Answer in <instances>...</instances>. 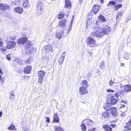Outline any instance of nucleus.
<instances>
[{
    "instance_id": "ddd939ff",
    "label": "nucleus",
    "mask_w": 131,
    "mask_h": 131,
    "mask_svg": "<svg viewBox=\"0 0 131 131\" xmlns=\"http://www.w3.org/2000/svg\"><path fill=\"white\" fill-rule=\"evenodd\" d=\"M32 67L30 66L26 67L24 69V72L26 74L29 73L31 71Z\"/></svg>"
},
{
    "instance_id": "f03ea898",
    "label": "nucleus",
    "mask_w": 131,
    "mask_h": 131,
    "mask_svg": "<svg viewBox=\"0 0 131 131\" xmlns=\"http://www.w3.org/2000/svg\"><path fill=\"white\" fill-rule=\"evenodd\" d=\"M122 91H120L119 92L115 94L114 95L112 96L110 100H108L106 102L107 104H110L114 105L116 104L117 102L119 100V94L122 93Z\"/></svg>"
},
{
    "instance_id": "1a4fd4ad",
    "label": "nucleus",
    "mask_w": 131,
    "mask_h": 131,
    "mask_svg": "<svg viewBox=\"0 0 131 131\" xmlns=\"http://www.w3.org/2000/svg\"><path fill=\"white\" fill-rule=\"evenodd\" d=\"M86 87L82 86L81 87L79 90V93L81 94H84L88 93V91L86 89Z\"/></svg>"
},
{
    "instance_id": "b1692460",
    "label": "nucleus",
    "mask_w": 131,
    "mask_h": 131,
    "mask_svg": "<svg viewBox=\"0 0 131 131\" xmlns=\"http://www.w3.org/2000/svg\"><path fill=\"white\" fill-rule=\"evenodd\" d=\"M122 14L123 12H122L118 13V14L116 15V19L117 21L119 20L121 18Z\"/></svg>"
},
{
    "instance_id": "09e8293b",
    "label": "nucleus",
    "mask_w": 131,
    "mask_h": 131,
    "mask_svg": "<svg viewBox=\"0 0 131 131\" xmlns=\"http://www.w3.org/2000/svg\"><path fill=\"white\" fill-rule=\"evenodd\" d=\"M46 121L48 122H50V119L49 117H46Z\"/></svg>"
},
{
    "instance_id": "423d86ee",
    "label": "nucleus",
    "mask_w": 131,
    "mask_h": 131,
    "mask_svg": "<svg viewBox=\"0 0 131 131\" xmlns=\"http://www.w3.org/2000/svg\"><path fill=\"white\" fill-rule=\"evenodd\" d=\"M16 46V43L14 41H10L8 43L6 46L7 49H9L14 48Z\"/></svg>"
},
{
    "instance_id": "c756f323",
    "label": "nucleus",
    "mask_w": 131,
    "mask_h": 131,
    "mask_svg": "<svg viewBox=\"0 0 131 131\" xmlns=\"http://www.w3.org/2000/svg\"><path fill=\"white\" fill-rule=\"evenodd\" d=\"M92 20L90 19H88L86 21V26L87 27H89L90 24H91Z\"/></svg>"
},
{
    "instance_id": "4d7b16f0",
    "label": "nucleus",
    "mask_w": 131,
    "mask_h": 131,
    "mask_svg": "<svg viewBox=\"0 0 131 131\" xmlns=\"http://www.w3.org/2000/svg\"><path fill=\"white\" fill-rule=\"evenodd\" d=\"M2 114V112H0V117H1Z\"/></svg>"
},
{
    "instance_id": "680f3d73",
    "label": "nucleus",
    "mask_w": 131,
    "mask_h": 131,
    "mask_svg": "<svg viewBox=\"0 0 131 131\" xmlns=\"http://www.w3.org/2000/svg\"><path fill=\"white\" fill-rule=\"evenodd\" d=\"M89 54L90 56L92 55V53L91 52H89Z\"/></svg>"
},
{
    "instance_id": "4be33fe9",
    "label": "nucleus",
    "mask_w": 131,
    "mask_h": 131,
    "mask_svg": "<svg viewBox=\"0 0 131 131\" xmlns=\"http://www.w3.org/2000/svg\"><path fill=\"white\" fill-rule=\"evenodd\" d=\"M38 15V16L41 15L43 12V10L42 8H40L39 7V5L38 6V8L37 9Z\"/></svg>"
},
{
    "instance_id": "a878e982",
    "label": "nucleus",
    "mask_w": 131,
    "mask_h": 131,
    "mask_svg": "<svg viewBox=\"0 0 131 131\" xmlns=\"http://www.w3.org/2000/svg\"><path fill=\"white\" fill-rule=\"evenodd\" d=\"M98 19L99 20L102 22H104L106 21L105 17L102 15H100L99 16Z\"/></svg>"
},
{
    "instance_id": "e2e57ef3",
    "label": "nucleus",
    "mask_w": 131,
    "mask_h": 131,
    "mask_svg": "<svg viewBox=\"0 0 131 131\" xmlns=\"http://www.w3.org/2000/svg\"><path fill=\"white\" fill-rule=\"evenodd\" d=\"M83 0H79V2L80 3H81L83 1Z\"/></svg>"
},
{
    "instance_id": "a18cd8bd",
    "label": "nucleus",
    "mask_w": 131,
    "mask_h": 131,
    "mask_svg": "<svg viewBox=\"0 0 131 131\" xmlns=\"http://www.w3.org/2000/svg\"><path fill=\"white\" fill-rule=\"evenodd\" d=\"M107 91L108 92H114L115 91L113 90H112L111 89H109L107 90Z\"/></svg>"
},
{
    "instance_id": "603ef678",
    "label": "nucleus",
    "mask_w": 131,
    "mask_h": 131,
    "mask_svg": "<svg viewBox=\"0 0 131 131\" xmlns=\"http://www.w3.org/2000/svg\"><path fill=\"white\" fill-rule=\"evenodd\" d=\"M16 38V37L15 36H14V37H10V38L12 40H14Z\"/></svg>"
},
{
    "instance_id": "c9c22d12",
    "label": "nucleus",
    "mask_w": 131,
    "mask_h": 131,
    "mask_svg": "<svg viewBox=\"0 0 131 131\" xmlns=\"http://www.w3.org/2000/svg\"><path fill=\"white\" fill-rule=\"evenodd\" d=\"M93 122L90 119H88L87 124L88 125L91 126L92 125Z\"/></svg>"
},
{
    "instance_id": "412c9836",
    "label": "nucleus",
    "mask_w": 131,
    "mask_h": 131,
    "mask_svg": "<svg viewBox=\"0 0 131 131\" xmlns=\"http://www.w3.org/2000/svg\"><path fill=\"white\" fill-rule=\"evenodd\" d=\"M103 127H104L105 131H111L112 128L110 126L106 124L105 125H104Z\"/></svg>"
},
{
    "instance_id": "13d9d810",
    "label": "nucleus",
    "mask_w": 131,
    "mask_h": 131,
    "mask_svg": "<svg viewBox=\"0 0 131 131\" xmlns=\"http://www.w3.org/2000/svg\"><path fill=\"white\" fill-rule=\"evenodd\" d=\"M24 3H25V4H28V1H25V2H24Z\"/></svg>"
},
{
    "instance_id": "9b49d317",
    "label": "nucleus",
    "mask_w": 131,
    "mask_h": 131,
    "mask_svg": "<svg viewBox=\"0 0 131 131\" xmlns=\"http://www.w3.org/2000/svg\"><path fill=\"white\" fill-rule=\"evenodd\" d=\"M66 55V53L65 52H64L62 54L60 58L59 59V62L60 64H62Z\"/></svg>"
},
{
    "instance_id": "cd10ccee",
    "label": "nucleus",
    "mask_w": 131,
    "mask_h": 131,
    "mask_svg": "<svg viewBox=\"0 0 131 131\" xmlns=\"http://www.w3.org/2000/svg\"><path fill=\"white\" fill-rule=\"evenodd\" d=\"M55 131H64L63 129L60 127L56 126L55 127Z\"/></svg>"
},
{
    "instance_id": "79ce46f5",
    "label": "nucleus",
    "mask_w": 131,
    "mask_h": 131,
    "mask_svg": "<svg viewBox=\"0 0 131 131\" xmlns=\"http://www.w3.org/2000/svg\"><path fill=\"white\" fill-rule=\"evenodd\" d=\"M63 16L64 14H60L58 15V18L59 19H61L63 18Z\"/></svg>"
},
{
    "instance_id": "6e6d98bb",
    "label": "nucleus",
    "mask_w": 131,
    "mask_h": 131,
    "mask_svg": "<svg viewBox=\"0 0 131 131\" xmlns=\"http://www.w3.org/2000/svg\"><path fill=\"white\" fill-rule=\"evenodd\" d=\"M111 126L113 127H114L115 126V125L114 124H111Z\"/></svg>"
},
{
    "instance_id": "338daca9",
    "label": "nucleus",
    "mask_w": 131,
    "mask_h": 131,
    "mask_svg": "<svg viewBox=\"0 0 131 131\" xmlns=\"http://www.w3.org/2000/svg\"><path fill=\"white\" fill-rule=\"evenodd\" d=\"M0 73H2V71L1 68H0Z\"/></svg>"
},
{
    "instance_id": "bb28decb",
    "label": "nucleus",
    "mask_w": 131,
    "mask_h": 131,
    "mask_svg": "<svg viewBox=\"0 0 131 131\" xmlns=\"http://www.w3.org/2000/svg\"><path fill=\"white\" fill-rule=\"evenodd\" d=\"M45 49L47 52L51 51L52 49L51 46L49 45L46 46L45 47Z\"/></svg>"
},
{
    "instance_id": "a211bd4d",
    "label": "nucleus",
    "mask_w": 131,
    "mask_h": 131,
    "mask_svg": "<svg viewBox=\"0 0 131 131\" xmlns=\"http://www.w3.org/2000/svg\"><path fill=\"white\" fill-rule=\"evenodd\" d=\"M66 23V21L65 19H64L60 20L59 23V25L62 27H64V26Z\"/></svg>"
},
{
    "instance_id": "864d4df0",
    "label": "nucleus",
    "mask_w": 131,
    "mask_h": 131,
    "mask_svg": "<svg viewBox=\"0 0 131 131\" xmlns=\"http://www.w3.org/2000/svg\"><path fill=\"white\" fill-rule=\"evenodd\" d=\"M125 106L123 104H121V106H120V108H123L124 107H125Z\"/></svg>"
},
{
    "instance_id": "aec40b11",
    "label": "nucleus",
    "mask_w": 131,
    "mask_h": 131,
    "mask_svg": "<svg viewBox=\"0 0 131 131\" xmlns=\"http://www.w3.org/2000/svg\"><path fill=\"white\" fill-rule=\"evenodd\" d=\"M65 7L68 8H70L71 7V4L69 0H65Z\"/></svg>"
},
{
    "instance_id": "c85d7f7f",
    "label": "nucleus",
    "mask_w": 131,
    "mask_h": 131,
    "mask_svg": "<svg viewBox=\"0 0 131 131\" xmlns=\"http://www.w3.org/2000/svg\"><path fill=\"white\" fill-rule=\"evenodd\" d=\"M82 85L84 87H87L88 85H87L88 82L86 80H84L82 82Z\"/></svg>"
},
{
    "instance_id": "49530a36",
    "label": "nucleus",
    "mask_w": 131,
    "mask_h": 131,
    "mask_svg": "<svg viewBox=\"0 0 131 131\" xmlns=\"http://www.w3.org/2000/svg\"><path fill=\"white\" fill-rule=\"evenodd\" d=\"M10 54H8L6 56V58L8 60H9L10 59Z\"/></svg>"
},
{
    "instance_id": "0e129e2a",
    "label": "nucleus",
    "mask_w": 131,
    "mask_h": 131,
    "mask_svg": "<svg viewBox=\"0 0 131 131\" xmlns=\"http://www.w3.org/2000/svg\"><path fill=\"white\" fill-rule=\"evenodd\" d=\"M29 61L28 59L25 61V63H28V61Z\"/></svg>"
},
{
    "instance_id": "6ab92c4d",
    "label": "nucleus",
    "mask_w": 131,
    "mask_h": 131,
    "mask_svg": "<svg viewBox=\"0 0 131 131\" xmlns=\"http://www.w3.org/2000/svg\"><path fill=\"white\" fill-rule=\"evenodd\" d=\"M31 46V42L29 41H27L26 44L25 45V47L27 51H28Z\"/></svg>"
},
{
    "instance_id": "37998d69",
    "label": "nucleus",
    "mask_w": 131,
    "mask_h": 131,
    "mask_svg": "<svg viewBox=\"0 0 131 131\" xmlns=\"http://www.w3.org/2000/svg\"><path fill=\"white\" fill-rule=\"evenodd\" d=\"M3 43L2 39L0 38V47H2L3 46Z\"/></svg>"
},
{
    "instance_id": "dca6fc26",
    "label": "nucleus",
    "mask_w": 131,
    "mask_h": 131,
    "mask_svg": "<svg viewBox=\"0 0 131 131\" xmlns=\"http://www.w3.org/2000/svg\"><path fill=\"white\" fill-rule=\"evenodd\" d=\"M124 88L126 92H130L131 90V85L129 84L125 85L124 86Z\"/></svg>"
},
{
    "instance_id": "39448f33",
    "label": "nucleus",
    "mask_w": 131,
    "mask_h": 131,
    "mask_svg": "<svg viewBox=\"0 0 131 131\" xmlns=\"http://www.w3.org/2000/svg\"><path fill=\"white\" fill-rule=\"evenodd\" d=\"M103 32L104 34V35L105 34H108L111 31V29L108 26H107L105 27H103L102 29Z\"/></svg>"
},
{
    "instance_id": "f257e3e1",
    "label": "nucleus",
    "mask_w": 131,
    "mask_h": 131,
    "mask_svg": "<svg viewBox=\"0 0 131 131\" xmlns=\"http://www.w3.org/2000/svg\"><path fill=\"white\" fill-rule=\"evenodd\" d=\"M92 28L94 29V31L92 33L91 35V36L102 38L104 36V34L102 29L96 25H95Z\"/></svg>"
},
{
    "instance_id": "7ed1b4c3",
    "label": "nucleus",
    "mask_w": 131,
    "mask_h": 131,
    "mask_svg": "<svg viewBox=\"0 0 131 131\" xmlns=\"http://www.w3.org/2000/svg\"><path fill=\"white\" fill-rule=\"evenodd\" d=\"M86 42L89 46L94 47L96 46V43L94 39L90 37H88L86 39Z\"/></svg>"
},
{
    "instance_id": "f3484780",
    "label": "nucleus",
    "mask_w": 131,
    "mask_h": 131,
    "mask_svg": "<svg viewBox=\"0 0 131 131\" xmlns=\"http://www.w3.org/2000/svg\"><path fill=\"white\" fill-rule=\"evenodd\" d=\"M102 115L105 118H107L108 117L111 116V112L108 110L103 113Z\"/></svg>"
},
{
    "instance_id": "6e6552de",
    "label": "nucleus",
    "mask_w": 131,
    "mask_h": 131,
    "mask_svg": "<svg viewBox=\"0 0 131 131\" xmlns=\"http://www.w3.org/2000/svg\"><path fill=\"white\" fill-rule=\"evenodd\" d=\"M111 114L113 116L116 117L118 115V112L116 111V107L111 108L110 110Z\"/></svg>"
},
{
    "instance_id": "58836bf2",
    "label": "nucleus",
    "mask_w": 131,
    "mask_h": 131,
    "mask_svg": "<svg viewBox=\"0 0 131 131\" xmlns=\"http://www.w3.org/2000/svg\"><path fill=\"white\" fill-rule=\"evenodd\" d=\"M0 50L3 53L7 51V49L5 47H3L0 48Z\"/></svg>"
},
{
    "instance_id": "e433bc0d",
    "label": "nucleus",
    "mask_w": 131,
    "mask_h": 131,
    "mask_svg": "<svg viewBox=\"0 0 131 131\" xmlns=\"http://www.w3.org/2000/svg\"><path fill=\"white\" fill-rule=\"evenodd\" d=\"M122 6V5L121 4H118L115 5V9H118L119 8L121 7Z\"/></svg>"
},
{
    "instance_id": "72a5a7b5",
    "label": "nucleus",
    "mask_w": 131,
    "mask_h": 131,
    "mask_svg": "<svg viewBox=\"0 0 131 131\" xmlns=\"http://www.w3.org/2000/svg\"><path fill=\"white\" fill-rule=\"evenodd\" d=\"M81 129L83 131H85V130L86 129V128L85 126V124L84 123H83L81 124Z\"/></svg>"
},
{
    "instance_id": "2eb2a0df",
    "label": "nucleus",
    "mask_w": 131,
    "mask_h": 131,
    "mask_svg": "<svg viewBox=\"0 0 131 131\" xmlns=\"http://www.w3.org/2000/svg\"><path fill=\"white\" fill-rule=\"evenodd\" d=\"M23 9L21 7H18L14 8V12L18 13H22L23 12Z\"/></svg>"
},
{
    "instance_id": "4468645a",
    "label": "nucleus",
    "mask_w": 131,
    "mask_h": 131,
    "mask_svg": "<svg viewBox=\"0 0 131 131\" xmlns=\"http://www.w3.org/2000/svg\"><path fill=\"white\" fill-rule=\"evenodd\" d=\"M100 6L99 5L94 6L92 8V10L95 14H96L99 11Z\"/></svg>"
},
{
    "instance_id": "c03bdc74",
    "label": "nucleus",
    "mask_w": 131,
    "mask_h": 131,
    "mask_svg": "<svg viewBox=\"0 0 131 131\" xmlns=\"http://www.w3.org/2000/svg\"><path fill=\"white\" fill-rule=\"evenodd\" d=\"M92 75V74L90 72H88V73H87V77L88 78L90 77Z\"/></svg>"
},
{
    "instance_id": "473e14b6",
    "label": "nucleus",
    "mask_w": 131,
    "mask_h": 131,
    "mask_svg": "<svg viewBox=\"0 0 131 131\" xmlns=\"http://www.w3.org/2000/svg\"><path fill=\"white\" fill-rule=\"evenodd\" d=\"M73 22V20H72L71 21V24H70L69 25V28L68 29V31L67 32V33H68L69 32L70 30L71 29V27L72 26Z\"/></svg>"
},
{
    "instance_id": "3c124183",
    "label": "nucleus",
    "mask_w": 131,
    "mask_h": 131,
    "mask_svg": "<svg viewBox=\"0 0 131 131\" xmlns=\"http://www.w3.org/2000/svg\"><path fill=\"white\" fill-rule=\"evenodd\" d=\"M13 2V4L14 5H16L17 4V3H18V1H15L14 2Z\"/></svg>"
},
{
    "instance_id": "a19ab883",
    "label": "nucleus",
    "mask_w": 131,
    "mask_h": 131,
    "mask_svg": "<svg viewBox=\"0 0 131 131\" xmlns=\"http://www.w3.org/2000/svg\"><path fill=\"white\" fill-rule=\"evenodd\" d=\"M38 5H39V7L40 8H42V7L43 5V4L42 3H41L40 2H38V3L37 5V8H38Z\"/></svg>"
},
{
    "instance_id": "f8f14e48",
    "label": "nucleus",
    "mask_w": 131,
    "mask_h": 131,
    "mask_svg": "<svg viewBox=\"0 0 131 131\" xmlns=\"http://www.w3.org/2000/svg\"><path fill=\"white\" fill-rule=\"evenodd\" d=\"M27 41V39L26 38H22L19 39L17 43L19 44H23Z\"/></svg>"
},
{
    "instance_id": "774afa93",
    "label": "nucleus",
    "mask_w": 131,
    "mask_h": 131,
    "mask_svg": "<svg viewBox=\"0 0 131 131\" xmlns=\"http://www.w3.org/2000/svg\"><path fill=\"white\" fill-rule=\"evenodd\" d=\"M88 131H93L92 129H90V130H88Z\"/></svg>"
},
{
    "instance_id": "ea45409f",
    "label": "nucleus",
    "mask_w": 131,
    "mask_h": 131,
    "mask_svg": "<svg viewBox=\"0 0 131 131\" xmlns=\"http://www.w3.org/2000/svg\"><path fill=\"white\" fill-rule=\"evenodd\" d=\"M123 58L126 60H128L129 58L128 54L126 53H125Z\"/></svg>"
},
{
    "instance_id": "de8ad7c7",
    "label": "nucleus",
    "mask_w": 131,
    "mask_h": 131,
    "mask_svg": "<svg viewBox=\"0 0 131 131\" xmlns=\"http://www.w3.org/2000/svg\"><path fill=\"white\" fill-rule=\"evenodd\" d=\"M114 83V82H113L112 80H111L109 82V85L110 86H112L113 84Z\"/></svg>"
},
{
    "instance_id": "20e7f679",
    "label": "nucleus",
    "mask_w": 131,
    "mask_h": 131,
    "mask_svg": "<svg viewBox=\"0 0 131 131\" xmlns=\"http://www.w3.org/2000/svg\"><path fill=\"white\" fill-rule=\"evenodd\" d=\"M45 72L41 70L38 71V75L39 78L38 80V82L41 84L42 83V81L45 76Z\"/></svg>"
},
{
    "instance_id": "bf43d9fd",
    "label": "nucleus",
    "mask_w": 131,
    "mask_h": 131,
    "mask_svg": "<svg viewBox=\"0 0 131 131\" xmlns=\"http://www.w3.org/2000/svg\"><path fill=\"white\" fill-rule=\"evenodd\" d=\"M74 15L72 17V18L71 21L72 20H73V19H74Z\"/></svg>"
},
{
    "instance_id": "052dcab7",
    "label": "nucleus",
    "mask_w": 131,
    "mask_h": 131,
    "mask_svg": "<svg viewBox=\"0 0 131 131\" xmlns=\"http://www.w3.org/2000/svg\"><path fill=\"white\" fill-rule=\"evenodd\" d=\"M23 6H24V7H25V6H26V4H25V3H23Z\"/></svg>"
},
{
    "instance_id": "4c0bfd02",
    "label": "nucleus",
    "mask_w": 131,
    "mask_h": 131,
    "mask_svg": "<svg viewBox=\"0 0 131 131\" xmlns=\"http://www.w3.org/2000/svg\"><path fill=\"white\" fill-rule=\"evenodd\" d=\"M15 95H14L13 92H11L10 94V98L11 100H13L15 97Z\"/></svg>"
},
{
    "instance_id": "f704fd0d",
    "label": "nucleus",
    "mask_w": 131,
    "mask_h": 131,
    "mask_svg": "<svg viewBox=\"0 0 131 131\" xmlns=\"http://www.w3.org/2000/svg\"><path fill=\"white\" fill-rule=\"evenodd\" d=\"M36 50V49L32 47V46L28 50V52L30 53L34 52Z\"/></svg>"
},
{
    "instance_id": "5701e85b",
    "label": "nucleus",
    "mask_w": 131,
    "mask_h": 131,
    "mask_svg": "<svg viewBox=\"0 0 131 131\" xmlns=\"http://www.w3.org/2000/svg\"><path fill=\"white\" fill-rule=\"evenodd\" d=\"M59 121V118L56 114H54L53 117L54 122H58Z\"/></svg>"
},
{
    "instance_id": "0eeeda50",
    "label": "nucleus",
    "mask_w": 131,
    "mask_h": 131,
    "mask_svg": "<svg viewBox=\"0 0 131 131\" xmlns=\"http://www.w3.org/2000/svg\"><path fill=\"white\" fill-rule=\"evenodd\" d=\"M124 130L125 131H131V119L129 121L126 123V126L124 127Z\"/></svg>"
},
{
    "instance_id": "7c9ffc66",
    "label": "nucleus",
    "mask_w": 131,
    "mask_h": 131,
    "mask_svg": "<svg viewBox=\"0 0 131 131\" xmlns=\"http://www.w3.org/2000/svg\"><path fill=\"white\" fill-rule=\"evenodd\" d=\"M116 4V3L115 2L113 1H110L108 3V4H107V6L109 7V6H111L112 5H115Z\"/></svg>"
},
{
    "instance_id": "393cba45",
    "label": "nucleus",
    "mask_w": 131,
    "mask_h": 131,
    "mask_svg": "<svg viewBox=\"0 0 131 131\" xmlns=\"http://www.w3.org/2000/svg\"><path fill=\"white\" fill-rule=\"evenodd\" d=\"M15 126L13 125V124H12L10 126L8 127V129L9 130H16L17 129L15 128Z\"/></svg>"
},
{
    "instance_id": "8fccbe9b",
    "label": "nucleus",
    "mask_w": 131,
    "mask_h": 131,
    "mask_svg": "<svg viewBox=\"0 0 131 131\" xmlns=\"http://www.w3.org/2000/svg\"><path fill=\"white\" fill-rule=\"evenodd\" d=\"M121 103H123L125 104H126L127 103V102L126 101L124 100H122L121 101Z\"/></svg>"
},
{
    "instance_id": "5fc2aeb1",
    "label": "nucleus",
    "mask_w": 131,
    "mask_h": 131,
    "mask_svg": "<svg viewBox=\"0 0 131 131\" xmlns=\"http://www.w3.org/2000/svg\"><path fill=\"white\" fill-rule=\"evenodd\" d=\"M121 115L122 116L124 117L125 116V113H122V114H121Z\"/></svg>"
},
{
    "instance_id": "2f4dec72",
    "label": "nucleus",
    "mask_w": 131,
    "mask_h": 131,
    "mask_svg": "<svg viewBox=\"0 0 131 131\" xmlns=\"http://www.w3.org/2000/svg\"><path fill=\"white\" fill-rule=\"evenodd\" d=\"M105 66V64L104 61H102L99 64V67L100 68L103 69Z\"/></svg>"
},
{
    "instance_id": "9d476101",
    "label": "nucleus",
    "mask_w": 131,
    "mask_h": 131,
    "mask_svg": "<svg viewBox=\"0 0 131 131\" xmlns=\"http://www.w3.org/2000/svg\"><path fill=\"white\" fill-rule=\"evenodd\" d=\"M64 33V31L61 30L59 32H57L56 33V36L57 38L60 39L63 36Z\"/></svg>"
},
{
    "instance_id": "69168bd1",
    "label": "nucleus",
    "mask_w": 131,
    "mask_h": 131,
    "mask_svg": "<svg viewBox=\"0 0 131 131\" xmlns=\"http://www.w3.org/2000/svg\"><path fill=\"white\" fill-rule=\"evenodd\" d=\"M124 65V64H123V63H121V66H123Z\"/></svg>"
}]
</instances>
